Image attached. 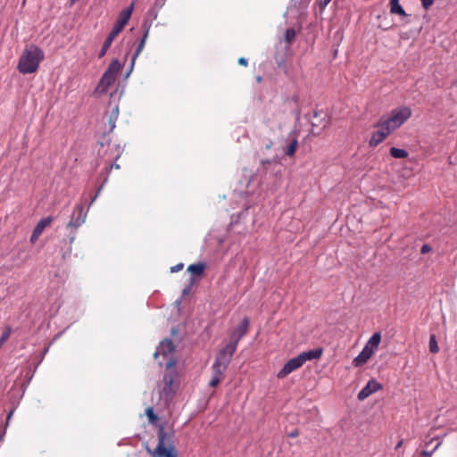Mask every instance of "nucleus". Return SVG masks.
Listing matches in <instances>:
<instances>
[{"label":"nucleus","mask_w":457,"mask_h":457,"mask_svg":"<svg viewBox=\"0 0 457 457\" xmlns=\"http://www.w3.org/2000/svg\"><path fill=\"white\" fill-rule=\"evenodd\" d=\"M44 52L37 46H27L20 57L17 69L21 74L35 73L44 60Z\"/></svg>","instance_id":"f257e3e1"},{"label":"nucleus","mask_w":457,"mask_h":457,"mask_svg":"<svg viewBox=\"0 0 457 457\" xmlns=\"http://www.w3.org/2000/svg\"><path fill=\"white\" fill-rule=\"evenodd\" d=\"M54 218L52 216H47L46 218H42L41 220H39L30 236V242L32 244H34L38 239V237L41 236L45 228L50 226Z\"/></svg>","instance_id":"9b49d317"},{"label":"nucleus","mask_w":457,"mask_h":457,"mask_svg":"<svg viewBox=\"0 0 457 457\" xmlns=\"http://www.w3.org/2000/svg\"><path fill=\"white\" fill-rule=\"evenodd\" d=\"M116 37H117V36L115 34H112V32L110 31L109 35L107 36V37L105 38V40L104 42V45L110 48V46H112L113 40Z\"/></svg>","instance_id":"7c9ffc66"},{"label":"nucleus","mask_w":457,"mask_h":457,"mask_svg":"<svg viewBox=\"0 0 457 457\" xmlns=\"http://www.w3.org/2000/svg\"><path fill=\"white\" fill-rule=\"evenodd\" d=\"M160 9H157L154 5L148 11V16L153 20H155L158 16V12Z\"/></svg>","instance_id":"473e14b6"},{"label":"nucleus","mask_w":457,"mask_h":457,"mask_svg":"<svg viewBox=\"0 0 457 457\" xmlns=\"http://www.w3.org/2000/svg\"><path fill=\"white\" fill-rule=\"evenodd\" d=\"M212 377L220 378V380H221L227 368L220 365L218 362L217 363L213 362L212 366Z\"/></svg>","instance_id":"412c9836"},{"label":"nucleus","mask_w":457,"mask_h":457,"mask_svg":"<svg viewBox=\"0 0 457 457\" xmlns=\"http://www.w3.org/2000/svg\"><path fill=\"white\" fill-rule=\"evenodd\" d=\"M86 218L87 211H84V207L82 204H78L75 206L71 220L67 223L66 228L76 229L86 221Z\"/></svg>","instance_id":"0eeeda50"},{"label":"nucleus","mask_w":457,"mask_h":457,"mask_svg":"<svg viewBox=\"0 0 457 457\" xmlns=\"http://www.w3.org/2000/svg\"><path fill=\"white\" fill-rule=\"evenodd\" d=\"M4 435V433H3V435H1V436H0V440H2V439H3Z\"/></svg>","instance_id":"864d4df0"},{"label":"nucleus","mask_w":457,"mask_h":457,"mask_svg":"<svg viewBox=\"0 0 457 457\" xmlns=\"http://www.w3.org/2000/svg\"><path fill=\"white\" fill-rule=\"evenodd\" d=\"M118 114H119V109H118V106H117V105H115V106L113 107V110H112V117H111V119H110V123H111V129H112L115 127L114 122H115V120H117V118H118Z\"/></svg>","instance_id":"c756f323"},{"label":"nucleus","mask_w":457,"mask_h":457,"mask_svg":"<svg viewBox=\"0 0 457 457\" xmlns=\"http://www.w3.org/2000/svg\"><path fill=\"white\" fill-rule=\"evenodd\" d=\"M175 346L173 342L170 339L162 340L154 356L156 360L159 359L160 356H162V361L159 360L158 363L160 366H165L166 370H170L171 368L176 367L177 361L174 358Z\"/></svg>","instance_id":"7ed1b4c3"},{"label":"nucleus","mask_w":457,"mask_h":457,"mask_svg":"<svg viewBox=\"0 0 457 457\" xmlns=\"http://www.w3.org/2000/svg\"><path fill=\"white\" fill-rule=\"evenodd\" d=\"M120 67L121 65L118 59H113L111 62L107 70L104 71L98 82L95 94L102 95L107 92L108 88L114 84Z\"/></svg>","instance_id":"20e7f679"},{"label":"nucleus","mask_w":457,"mask_h":457,"mask_svg":"<svg viewBox=\"0 0 457 457\" xmlns=\"http://www.w3.org/2000/svg\"><path fill=\"white\" fill-rule=\"evenodd\" d=\"M12 413H13V411H11L8 413L7 418H6V424H8V423H9V421H10V420H11L12 416Z\"/></svg>","instance_id":"c03bdc74"},{"label":"nucleus","mask_w":457,"mask_h":457,"mask_svg":"<svg viewBox=\"0 0 457 457\" xmlns=\"http://www.w3.org/2000/svg\"><path fill=\"white\" fill-rule=\"evenodd\" d=\"M411 115V111L408 107L395 109L391 112L390 117L401 127Z\"/></svg>","instance_id":"f8f14e48"},{"label":"nucleus","mask_w":457,"mask_h":457,"mask_svg":"<svg viewBox=\"0 0 457 457\" xmlns=\"http://www.w3.org/2000/svg\"><path fill=\"white\" fill-rule=\"evenodd\" d=\"M135 8V2H132L127 8L123 9L118 15L116 21L122 26H126L131 18L133 10Z\"/></svg>","instance_id":"2eb2a0df"},{"label":"nucleus","mask_w":457,"mask_h":457,"mask_svg":"<svg viewBox=\"0 0 457 457\" xmlns=\"http://www.w3.org/2000/svg\"><path fill=\"white\" fill-rule=\"evenodd\" d=\"M429 351L433 353H436L439 351L437 341L435 335H431L429 337Z\"/></svg>","instance_id":"a878e982"},{"label":"nucleus","mask_w":457,"mask_h":457,"mask_svg":"<svg viewBox=\"0 0 457 457\" xmlns=\"http://www.w3.org/2000/svg\"><path fill=\"white\" fill-rule=\"evenodd\" d=\"M421 1V4L423 6L424 9H428L432 4H433V2L434 0H420Z\"/></svg>","instance_id":"f704fd0d"},{"label":"nucleus","mask_w":457,"mask_h":457,"mask_svg":"<svg viewBox=\"0 0 457 457\" xmlns=\"http://www.w3.org/2000/svg\"><path fill=\"white\" fill-rule=\"evenodd\" d=\"M261 80H262V78H261L260 76H259V77H257V81H259V82H260Z\"/></svg>","instance_id":"603ef678"},{"label":"nucleus","mask_w":457,"mask_h":457,"mask_svg":"<svg viewBox=\"0 0 457 457\" xmlns=\"http://www.w3.org/2000/svg\"><path fill=\"white\" fill-rule=\"evenodd\" d=\"M178 377V372L176 370V367L171 368L170 370H166V372L162 378L163 386L161 389V396L165 398H170L176 391V386H174V381Z\"/></svg>","instance_id":"39448f33"},{"label":"nucleus","mask_w":457,"mask_h":457,"mask_svg":"<svg viewBox=\"0 0 457 457\" xmlns=\"http://www.w3.org/2000/svg\"><path fill=\"white\" fill-rule=\"evenodd\" d=\"M145 414H146L148 420L151 424H154L156 422V420H158V417L154 413V409L152 407H149L146 409Z\"/></svg>","instance_id":"c85d7f7f"},{"label":"nucleus","mask_w":457,"mask_h":457,"mask_svg":"<svg viewBox=\"0 0 457 457\" xmlns=\"http://www.w3.org/2000/svg\"><path fill=\"white\" fill-rule=\"evenodd\" d=\"M295 30L292 28L290 29H287L285 32V41L287 43V44H291L295 37Z\"/></svg>","instance_id":"bb28decb"},{"label":"nucleus","mask_w":457,"mask_h":457,"mask_svg":"<svg viewBox=\"0 0 457 457\" xmlns=\"http://www.w3.org/2000/svg\"><path fill=\"white\" fill-rule=\"evenodd\" d=\"M102 189H103V185H102V186H100V187H98L97 191H96V193H98V195H100V193H101V190H102Z\"/></svg>","instance_id":"8fccbe9b"},{"label":"nucleus","mask_w":457,"mask_h":457,"mask_svg":"<svg viewBox=\"0 0 457 457\" xmlns=\"http://www.w3.org/2000/svg\"><path fill=\"white\" fill-rule=\"evenodd\" d=\"M205 269L204 263H195L187 267V270L195 276H201Z\"/></svg>","instance_id":"b1692460"},{"label":"nucleus","mask_w":457,"mask_h":457,"mask_svg":"<svg viewBox=\"0 0 457 457\" xmlns=\"http://www.w3.org/2000/svg\"><path fill=\"white\" fill-rule=\"evenodd\" d=\"M98 197V193H96V195L92 197L89 206L93 204V203L96 201V199Z\"/></svg>","instance_id":"a18cd8bd"},{"label":"nucleus","mask_w":457,"mask_h":457,"mask_svg":"<svg viewBox=\"0 0 457 457\" xmlns=\"http://www.w3.org/2000/svg\"><path fill=\"white\" fill-rule=\"evenodd\" d=\"M431 250H432L431 246L428 244H425L421 246L420 253L422 254H426V253H429Z\"/></svg>","instance_id":"72a5a7b5"},{"label":"nucleus","mask_w":457,"mask_h":457,"mask_svg":"<svg viewBox=\"0 0 457 457\" xmlns=\"http://www.w3.org/2000/svg\"><path fill=\"white\" fill-rule=\"evenodd\" d=\"M389 134L386 133L384 128L379 127V129L372 133L370 139L369 141V145L370 147H376L381 142H383Z\"/></svg>","instance_id":"4468645a"},{"label":"nucleus","mask_w":457,"mask_h":457,"mask_svg":"<svg viewBox=\"0 0 457 457\" xmlns=\"http://www.w3.org/2000/svg\"><path fill=\"white\" fill-rule=\"evenodd\" d=\"M322 354L321 348H316L312 350H309L306 352H303L299 354V357L303 362V364L307 361L319 359Z\"/></svg>","instance_id":"6ab92c4d"},{"label":"nucleus","mask_w":457,"mask_h":457,"mask_svg":"<svg viewBox=\"0 0 457 457\" xmlns=\"http://www.w3.org/2000/svg\"><path fill=\"white\" fill-rule=\"evenodd\" d=\"M271 164V162L269 161V160H266V161H262V165L263 167L266 168L267 165H270Z\"/></svg>","instance_id":"49530a36"},{"label":"nucleus","mask_w":457,"mask_h":457,"mask_svg":"<svg viewBox=\"0 0 457 457\" xmlns=\"http://www.w3.org/2000/svg\"><path fill=\"white\" fill-rule=\"evenodd\" d=\"M11 333H12L11 327H6L0 337V348L2 347L4 343L8 340V338L11 336Z\"/></svg>","instance_id":"cd10ccee"},{"label":"nucleus","mask_w":457,"mask_h":457,"mask_svg":"<svg viewBox=\"0 0 457 457\" xmlns=\"http://www.w3.org/2000/svg\"><path fill=\"white\" fill-rule=\"evenodd\" d=\"M75 239V234L73 233L71 237H70V244H72V242L74 241Z\"/></svg>","instance_id":"09e8293b"},{"label":"nucleus","mask_w":457,"mask_h":457,"mask_svg":"<svg viewBox=\"0 0 457 457\" xmlns=\"http://www.w3.org/2000/svg\"><path fill=\"white\" fill-rule=\"evenodd\" d=\"M390 4H391L390 12L392 13H397L401 16H407L405 11L402 7V5L399 4V0H391Z\"/></svg>","instance_id":"4be33fe9"},{"label":"nucleus","mask_w":457,"mask_h":457,"mask_svg":"<svg viewBox=\"0 0 457 457\" xmlns=\"http://www.w3.org/2000/svg\"><path fill=\"white\" fill-rule=\"evenodd\" d=\"M238 63H239L240 65L246 66V65H247V60H246L245 57H241V58H239V60H238Z\"/></svg>","instance_id":"a19ab883"},{"label":"nucleus","mask_w":457,"mask_h":457,"mask_svg":"<svg viewBox=\"0 0 457 457\" xmlns=\"http://www.w3.org/2000/svg\"><path fill=\"white\" fill-rule=\"evenodd\" d=\"M190 290H191V286L189 285L183 289V295H185L188 294L190 292Z\"/></svg>","instance_id":"37998d69"},{"label":"nucleus","mask_w":457,"mask_h":457,"mask_svg":"<svg viewBox=\"0 0 457 457\" xmlns=\"http://www.w3.org/2000/svg\"><path fill=\"white\" fill-rule=\"evenodd\" d=\"M249 327V320L247 317H245L241 322L235 328L230 335L229 342L230 344L237 346L241 338L246 335Z\"/></svg>","instance_id":"6e6552de"},{"label":"nucleus","mask_w":457,"mask_h":457,"mask_svg":"<svg viewBox=\"0 0 457 457\" xmlns=\"http://www.w3.org/2000/svg\"><path fill=\"white\" fill-rule=\"evenodd\" d=\"M403 440H400V441L397 443V445H395V449L400 448V447L403 445Z\"/></svg>","instance_id":"de8ad7c7"},{"label":"nucleus","mask_w":457,"mask_h":457,"mask_svg":"<svg viewBox=\"0 0 457 457\" xmlns=\"http://www.w3.org/2000/svg\"><path fill=\"white\" fill-rule=\"evenodd\" d=\"M298 435H299L298 431L297 430H294V431L289 433L288 436L289 437H296Z\"/></svg>","instance_id":"79ce46f5"},{"label":"nucleus","mask_w":457,"mask_h":457,"mask_svg":"<svg viewBox=\"0 0 457 457\" xmlns=\"http://www.w3.org/2000/svg\"><path fill=\"white\" fill-rule=\"evenodd\" d=\"M330 1L331 0H320L319 5H320V9H324L330 3Z\"/></svg>","instance_id":"ea45409f"},{"label":"nucleus","mask_w":457,"mask_h":457,"mask_svg":"<svg viewBox=\"0 0 457 457\" xmlns=\"http://www.w3.org/2000/svg\"><path fill=\"white\" fill-rule=\"evenodd\" d=\"M150 27H151L150 23H147V21L144 22V24H143L144 35H143L141 40L139 41L135 53L132 55L130 71L133 69L136 59L139 56V54H141V52L143 51V49L145 47V41H146V38L149 34Z\"/></svg>","instance_id":"ddd939ff"},{"label":"nucleus","mask_w":457,"mask_h":457,"mask_svg":"<svg viewBox=\"0 0 457 457\" xmlns=\"http://www.w3.org/2000/svg\"><path fill=\"white\" fill-rule=\"evenodd\" d=\"M289 137H291L290 143L286 146L284 150V154L287 156L292 157L297 148L298 145V133L295 131H293L289 134Z\"/></svg>","instance_id":"dca6fc26"},{"label":"nucleus","mask_w":457,"mask_h":457,"mask_svg":"<svg viewBox=\"0 0 457 457\" xmlns=\"http://www.w3.org/2000/svg\"><path fill=\"white\" fill-rule=\"evenodd\" d=\"M220 381L221 380H220V378L212 377V379L209 382V386L212 387H215L220 384Z\"/></svg>","instance_id":"e433bc0d"},{"label":"nucleus","mask_w":457,"mask_h":457,"mask_svg":"<svg viewBox=\"0 0 457 457\" xmlns=\"http://www.w3.org/2000/svg\"><path fill=\"white\" fill-rule=\"evenodd\" d=\"M78 0H71V4H73L77 2Z\"/></svg>","instance_id":"3c124183"},{"label":"nucleus","mask_w":457,"mask_h":457,"mask_svg":"<svg viewBox=\"0 0 457 457\" xmlns=\"http://www.w3.org/2000/svg\"><path fill=\"white\" fill-rule=\"evenodd\" d=\"M158 444L155 449L152 450L147 447V452L153 457H177L178 453L174 445V434L169 433L165 430L163 425H159L158 432Z\"/></svg>","instance_id":"f03ea898"},{"label":"nucleus","mask_w":457,"mask_h":457,"mask_svg":"<svg viewBox=\"0 0 457 457\" xmlns=\"http://www.w3.org/2000/svg\"><path fill=\"white\" fill-rule=\"evenodd\" d=\"M108 49H109V47H108V46H105L103 44L102 48H101V50H100V52H99V54H98V58H99V59L103 58V57L106 54V53H107Z\"/></svg>","instance_id":"c9c22d12"},{"label":"nucleus","mask_w":457,"mask_h":457,"mask_svg":"<svg viewBox=\"0 0 457 457\" xmlns=\"http://www.w3.org/2000/svg\"><path fill=\"white\" fill-rule=\"evenodd\" d=\"M166 0H155L154 5L157 9H162L163 5L165 4Z\"/></svg>","instance_id":"58836bf2"},{"label":"nucleus","mask_w":457,"mask_h":457,"mask_svg":"<svg viewBox=\"0 0 457 457\" xmlns=\"http://www.w3.org/2000/svg\"><path fill=\"white\" fill-rule=\"evenodd\" d=\"M303 365V364L299 355H297L296 357H294L290 359L287 362H286L283 368L278 372L277 377L278 378H284L293 371L302 367Z\"/></svg>","instance_id":"1a4fd4ad"},{"label":"nucleus","mask_w":457,"mask_h":457,"mask_svg":"<svg viewBox=\"0 0 457 457\" xmlns=\"http://www.w3.org/2000/svg\"><path fill=\"white\" fill-rule=\"evenodd\" d=\"M237 346L228 343L224 347H222L217 353L215 360L213 362H218L220 365L228 368L234 353L237 351Z\"/></svg>","instance_id":"423d86ee"},{"label":"nucleus","mask_w":457,"mask_h":457,"mask_svg":"<svg viewBox=\"0 0 457 457\" xmlns=\"http://www.w3.org/2000/svg\"><path fill=\"white\" fill-rule=\"evenodd\" d=\"M377 126L384 128L388 134H391L394 130L400 127L390 116L387 118H382Z\"/></svg>","instance_id":"f3484780"},{"label":"nucleus","mask_w":457,"mask_h":457,"mask_svg":"<svg viewBox=\"0 0 457 457\" xmlns=\"http://www.w3.org/2000/svg\"><path fill=\"white\" fill-rule=\"evenodd\" d=\"M380 341H381V335L379 332H376L370 337L365 347H368L369 349H372V352L374 353V351L378 347Z\"/></svg>","instance_id":"aec40b11"},{"label":"nucleus","mask_w":457,"mask_h":457,"mask_svg":"<svg viewBox=\"0 0 457 457\" xmlns=\"http://www.w3.org/2000/svg\"><path fill=\"white\" fill-rule=\"evenodd\" d=\"M124 29V26H122L121 24H120L118 21H115L111 32H112V34H115L116 36H118Z\"/></svg>","instance_id":"2f4dec72"},{"label":"nucleus","mask_w":457,"mask_h":457,"mask_svg":"<svg viewBox=\"0 0 457 457\" xmlns=\"http://www.w3.org/2000/svg\"><path fill=\"white\" fill-rule=\"evenodd\" d=\"M390 154L394 158L403 159V158H406L409 154L404 149L396 148V147H391L390 148Z\"/></svg>","instance_id":"393cba45"},{"label":"nucleus","mask_w":457,"mask_h":457,"mask_svg":"<svg viewBox=\"0 0 457 457\" xmlns=\"http://www.w3.org/2000/svg\"><path fill=\"white\" fill-rule=\"evenodd\" d=\"M183 267H184V264H183V263H179V264H177V265H175V266H172V267L170 268V272H172V273H174V272H178V271H179L180 270H182V269H183Z\"/></svg>","instance_id":"4c0bfd02"},{"label":"nucleus","mask_w":457,"mask_h":457,"mask_svg":"<svg viewBox=\"0 0 457 457\" xmlns=\"http://www.w3.org/2000/svg\"><path fill=\"white\" fill-rule=\"evenodd\" d=\"M373 353L372 349L364 346L361 352L354 358V365L361 366L365 364Z\"/></svg>","instance_id":"a211bd4d"},{"label":"nucleus","mask_w":457,"mask_h":457,"mask_svg":"<svg viewBox=\"0 0 457 457\" xmlns=\"http://www.w3.org/2000/svg\"><path fill=\"white\" fill-rule=\"evenodd\" d=\"M433 440H436L437 443L436 445H435V447L431 450V451H428V450H423L421 451L420 454L422 456H425V457H431L432 454L438 449V447L442 445L443 443V438L442 437H436V438H433L431 439L429 442L426 443V445H428L429 443H431Z\"/></svg>","instance_id":"5701e85b"},{"label":"nucleus","mask_w":457,"mask_h":457,"mask_svg":"<svg viewBox=\"0 0 457 457\" xmlns=\"http://www.w3.org/2000/svg\"><path fill=\"white\" fill-rule=\"evenodd\" d=\"M382 388L379 382L375 379L369 380L366 386L358 393L357 399L363 401L368 398L370 395L378 392Z\"/></svg>","instance_id":"9d476101"}]
</instances>
